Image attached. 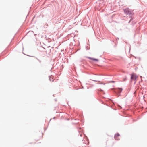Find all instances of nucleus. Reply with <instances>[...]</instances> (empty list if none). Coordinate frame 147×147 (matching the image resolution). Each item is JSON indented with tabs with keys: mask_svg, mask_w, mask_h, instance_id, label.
<instances>
[{
	"mask_svg": "<svg viewBox=\"0 0 147 147\" xmlns=\"http://www.w3.org/2000/svg\"><path fill=\"white\" fill-rule=\"evenodd\" d=\"M119 134L118 133L116 134L114 138L115 140H119V138H118L119 136Z\"/></svg>",
	"mask_w": 147,
	"mask_h": 147,
	"instance_id": "3",
	"label": "nucleus"
},
{
	"mask_svg": "<svg viewBox=\"0 0 147 147\" xmlns=\"http://www.w3.org/2000/svg\"><path fill=\"white\" fill-rule=\"evenodd\" d=\"M124 11L125 13L129 14H133V12L132 11L130 10L129 8H126L124 10Z\"/></svg>",
	"mask_w": 147,
	"mask_h": 147,
	"instance_id": "2",
	"label": "nucleus"
},
{
	"mask_svg": "<svg viewBox=\"0 0 147 147\" xmlns=\"http://www.w3.org/2000/svg\"><path fill=\"white\" fill-rule=\"evenodd\" d=\"M138 76L134 74H133L131 75V80L136 81L137 79L138 78Z\"/></svg>",
	"mask_w": 147,
	"mask_h": 147,
	"instance_id": "1",
	"label": "nucleus"
},
{
	"mask_svg": "<svg viewBox=\"0 0 147 147\" xmlns=\"http://www.w3.org/2000/svg\"><path fill=\"white\" fill-rule=\"evenodd\" d=\"M111 82H113V83L115 82V81H112Z\"/></svg>",
	"mask_w": 147,
	"mask_h": 147,
	"instance_id": "6",
	"label": "nucleus"
},
{
	"mask_svg": "<svg viewBox=\"0 0 147 147\" xmlns=\"http://www.w3.org/2000/svg\"><path fill=\"white\" fill-rule=\"evenodd\" d=\"M88 58L89 59L95 61L97 62V61H98V60L97 59H96L93 58H91V57H88Z\"/></svg>",
	"mask_w": 147,
	"mask_h": 147,
	"instance_id": "4",
	"label": "nucleus"
},
{
	"mask_svg": "<svg viewBox=\"0 0 147 147\" xmlns=\"http://www.w3.org/2000/svg\"><path fill=\"white\" fill-rule=\"evenodd\" d=\"M99 90L100 91H102V90L101 89H100Z\"/></svg>",
	"mask_w": 147,
	"mask_h": 147,
	"instance_id": "7",
	"label": "nucleus"
},
{
	"mask_svg": "<svg viewBox=\"0 0 147 147\" xmlns=\"http://www.w3.org/2000/svg\"><path fill=\"white\" fill-rule=\"evenodd\" d=\"M122 88H119L118 91H119V93L121 92L122 91Z\"/></svg>",
	"mask_w": 147,
	"mask_h": 147,
	"instance_id": "5",
	"label": "nucleus"
}]
</instances>
